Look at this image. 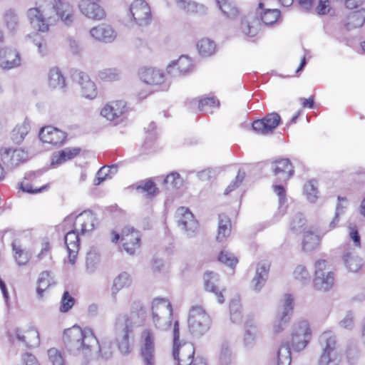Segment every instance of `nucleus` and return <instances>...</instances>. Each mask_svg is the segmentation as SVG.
<instances>
[{"instance_id": "51", "label": "nucleus", "mask_w": 365, "mask_h": 365, "mask_svg": "<svg viewBox=\"0 0 365 365\" xmlns=\"http://www.w3.org/2000/svg\"><path fill=\"white\" fill-rule=\"evenodd\" d=\"M163 183L166 186L167 189H177L182 185V179L179 173L173 172L166 176L164 179Z\"/></svg>"}, {"instance_id": "35", "label": "nucleus", "mask_w": 365, "mask_h": 365, "mask_svg": "<svg viewBox=\"0 0 365 365\" xmlns=\"http://www.w3.org/2000/svg\"><path fill=\"white\" fill-rule=\"evenodd\" d=\"M323 236L320 233V230L314 233L312 230L304 232L302 242V249L304 251H312L314 250L319 244L320 240Z\"/></svg>"}, {"instance_id": "18", "label": "nucleus", "mask_w": 365, "mask_h": 365, "mask_svg": "<svg viewBox=\"0 0 365 365\" xmlns=\"http://www.w3.org/2000/svg\"><path fill=\"white\" fill-rule=\"evenodd\" d=\"M126 103L123 101H112L107 103L101 111V115L110 121L118 123L122 120L126 112Z\"/></svg>"}, {"instance_id": "23", "label": "nucleus", "mask_w": 365, "mask_h": 365, "mask_svg": "<svg viewBox=\"0 0 365 365\" xmlns=\"http://www.w3.org/2000/svg\"><path fill=\"white\" fill-rule=\"evenodd\" d=\"M73 219L81 222V235L91 232L95 228L96 217L91 210H84L78 215L73 212L66 217V220Z\"/></svg>"}, {"instance_id": "56", "label": "nucleus", "mask_w": 365, "mask_h": 365, "mask_svg": "<svg viewBox=\"0 0 365 365\" xmlns=\"http://www.w3.org/2000/svg\"><path fill=\"white\" fill-rule=\"evenodd\" d=\"M115 172L117 170V167L115 165H112L109 168L102 167L96 173V177L94 180V185H98L102 182L106 180L108 178H110V173Z\"/></svg>"}, {"instance_id": "11", "label": "nucleus", "mask_w": 365, "mask_h": 365, "mask_svg": "<svg viewBox=\"0 0 365 365\" xmlns=\"http://www.w3.org/2000/svg\"><path fill=\"white\" fill-rule=\"evenodd\" d=\"M155 336L153 332L145 329L141 334V355L144 365H155Z\"/></svg>"}, {"instance_id": "64", "label": "nucleus", "mask_w": 365, "mask_h": 365, "mask_svg": "<svg viewBox=\"0 0 365 365\" xmlns=\"http://www.w3.org/2000/svg\"><path fill=\"white\" fill-rule=\"evenodd\" d=\"M245 177V171H242L239 170L238 173L235 178V180L230 182V184L227 187L225 190V194L227 195L231 192L232 190L238 187L240 184L242 182L244 178Z\"/></svg>"}, {"instance_id": "42", "label": "nucleus", "mask_w": 365, "mask_h": 365, "mask_svg": "<svg viewBox=\"0 0 365 365\" xmlns=\"http://www.w3.org/2000/svg\"><path fill=\"white\" fill-rule=\"evenodd\" d=\"M30 130L29 124L24 121L21 125H16L11 133V139L15 144H20L23 142L25 136Z\"/></svg>"}, {"instance_id": "25", "label": "nucleus", "mask_w": 365, "mask_h": 365, "mask_svg": "<svg viewBox=\"0 0 365 365\" xmlns=\"http://www.w3.org/2000/svg\"><path fill=\"white\" fill-rule=\"evenodd\" d=\"M91 36L99 41L111 43L116 38V32L108 24H102L90 30Z\"/></svg>"}, {"instance_id": "36", "label": "nucleus", "mask_w": 365, "mask_h": 365, "mask_svg": "<svg viewBox=\"0 0 365 365\" xmlns=\"http://www.w3.org/2000/svg\"><path fill=\"white\" fill-rule=\"evenodd\" d=\"M342 259L345 266L350 272H356L362 266L361 259L349 250L344 252L342 255Z\"/></svg>"}, {"instance_id": "26", "label": "nucleus", "mask_w": 365, "mask_h": 365, "mask_svg": "<svg viewBox=\"0 0 365 365\" xmlns=\"http://www.w3.org/2000/svg\"><path fill=\"white\" fill-rule=\"evenodd\" d=\"M20 54L15 50L4 48L0 50V66L3 69H11L20 65Z\"/></svg>"}, {"instance_id": "47", "label": "nucleus", "mask_w": 365, "mask_h": 365, "mask_svg": "<svg viewBox=\"0 0 365 365\" xmlns=\"http://www.w3.org/2000/svg\"><path fill=\"white\" fill-rule=\"evenodd\" d=\"M100 262V255L94 250H91L87 252L86 267V272L89 274L93 273Z\"/></svg>"}, {"instance_id": "19", "label": "nucleus", "mask_w": 365, "mask_h": 365, "mask_svg": "<svg viewBox=\"0 0 365 365\" xmlns=\"http://www.w3.org/2000/svg\"><path fill=\"white\" fill-rule=\"evenodd\" d=\"M11 337L13 339H16L20 344L28 348L36 347L40 344L39 334L37 330L33 329L26 331L19 328L15 329L11 334Z\"/></svg>"}, {"instance_id": "13", "label": "nucleus", "mask_w": 365, "mask_h": 365, "mask_svg": "<svg viewBox=\"0 0 365 365\" xmlns=\"http://www.w3.org/2000/svg\"><path fill=\"white\" fill-rule=\"evenodd\" d=\"M121 241L123 250L130 255H134L135 250L140 247L139 232L131 226H125L121 232Z\"/></svg>"}, {"instance_id": "58", "label": "nucleus", "mask_w": 365, "mask_h": 365, "mask_svg": "<svg viewBox=\"0 0 365 365\" xmlns=\"http://www.w3.org/2000/svg\"><path fill=\"white\" fill-rule=\"evenodd\" d=\"M294 278L299 281L302 284H307L309 283L311 280V277L306 269V267L303 265H298L294 271Z\"/></svg>"}, {"instance_id": "62", "label": "nucleus", "mask_w": 365, "mask_h": 365, "mask_svg": "<svg viewBox=\"0 0 365 365\" xmlns=\"http://www.w3.org/2000/svg\"><path fill=\"white\" fill-rule=\"evenodd\" d=\"M232 361V353L226 344H222L220 356H219V363L220 365H230Z\"/></svg>"}, {"instance_id": "52", "label": "nucleus", "mask_w": 365, "mask_h": 365, "mask_svg": "<svg viewBox=\"0 0 365 365\" xmlns=\"http://www.w3.org/2000/svg\"><path fill=\"white\" fill-rule=\"evenodd\" d=\"M48 356L49 361L53 365H66L63 354L56 348L49 349Z\"/></svg>"}, {"instance_id": "60", "label": "nucleus", "mask_w": 365, "mask_h": 365, "mask_svg": "<svg viewBox=\"0 0 365 365\" xmlns=\"http://www.w3.org/2000/svg\"><path fill=\"white\" fill-rule=\"evenodd\" d=\"M75 299L70 295L68 291H65L61 301L60 312H67L73 307Z\"/></svg>"}, {"instance_id": "6", "label": "nucleus", "mask_w": 365, "mask_h": 365, "mask_svg": "<svg viewBox=\"0 0 365 365\" xmlns=\"http://www.w3.org/2000/svg\"><path fill=\"white\" fill-rule=\"evenodd\" d=\"M312 339V331L307 320L297 322L292 327L290 344L296 351L305 349Z\"/></svg>"}, {"instance_id": "16", "label": "nucleus", "mask_w": 365, "mask_h": 365, "mask_svg": "<svg viewBox=\"0 0 365 365\" xmlns=\"http://www.w3.org/2000/svg\"><path fill=\"white\" fill-rule=\"evenodd\" d=\"M1 160L9 169H14L28 160V153L22 149H1Z\"/></svg>"}, {"instance_id": "39", "label": "nucleus", "mask_w": 365, "mask_h": 365, "mask_svg": "<svg viewBox=\"0 0 365 365\" xmlns=\"http://www.w3.org/2000/svg\"><path fill=\"white\" fill-rule=\"evenodd\" d=\"M49 86L55 89L65 91L66 82L61 72L58 68H53L49 71L48 75Z\"/></svg>"}, {"instance_id": "14", "label": "nucleus", "mask_w": 365, "mask_h": 365, "mask_svg": "<svg viewBox=\"0 0 365 365\" xmlns=\"http://www.w3.org/2000/svg\"><path fill=\"white\" fill-rule=\"evenodd\" d=\"M27 16L32 27L38 31L46 32L48 30V24L46 19L51 16L42 6L31 8L27 11Z\"/></svg>"}, {"instance_id": "15", "label": "nucleus", "mask_w": 365, "mask_h": 365, "mask_svg": "<svg viewBox=\"0 0 365 365\" xmlns=\"http://www.w3.org/2000/svg\"><path fill=\"white\" fill-rule=\"evenodd\" d=\"M195 348L191 343H185L182 345L173 346V356L178 365H193Z\"/></svg>"}, {"instance_id": "2", "label": "nucleus", "mask_w": 365, "mask_h": 365, "mask_svg": "<svg viewBox=\"0 0 365 365\" xmlns=\"http://www.w3.org/2000/svg\"><path fill=\"white\" fill-rule=\"evenodd\" d=\"M63 344L66 350L74 355H82L89 359L98 341L91 328L81 329L73 326L66 329L63 336Z\"/></svg>"}, {"instance_id": "59", "label": "nucleus", "mask_w": 365, "mask_h": 365, "mask_svg": "<svg viewBox=\"0 0 365 365\" xmlns=\"http://www.w3.org/2000/svg\"><path fill=\"white\" fill-rule=\"evenodd\" d=\"M98 346V353L100 356L105 360L110 359L113 356V345L109 341H103Z\"/></svg>"}, {"instance_id": "24", "label": "nucleus", "mask_w": 365, "mask_h": 365, "mask_svg": "<svg viewBox=\"0 0 365 365\" xmlns=\"http://www.w3.org/2000/svg\"><path fill=\"white\" fill-rule=\"evenodd\" d=\"M78 7L84 16L91 19L101 20L106 15L103 9L98 4L91 0H81Z\"/></svg>"}, {"instance_id": "57", "label": "nucleus", "mask_w": 365, "mask_h": 365, "mask_svg": "<svg viewBox=\"0 0 365 365\" xmlns=\"http://www.w3.org/2000/svg\"><path fill=\"white\" fill-rule=\"evenodd\" d=\"M220 102L213 97L205 98L199 101L198 108L200 111L204 113H212L210 108L213 107H218Z\"/></svg>"}, {"instance_id": "30", "label": "nucleus", "mask_w": 365, "mask_h": 365, "mask_svg": "<svg viewBox=\"0 0 365 365\" xmlns=\"http://www.w3.org/2000/svg\"><path fill=\"white\" fill-rule=\"evenodd\" d=\"M257 14L260 16L262 23L266 26H272L280 16V11L276 9H265L264 4L259 2L257 9Z\"/></svg>"}, {"instance_id": "45", "label": "nucleus", "mask_w": 365, "mask_h": 365, "mask_svg": "<svg viewBox=\"0 0 365 365\" xmlns=\"http://www.w3.org/2000/svg\"><path fill=\"white\" fill-rule=\"evenodd\" d=\"M197 49L201 56H210L215 52L216 45L213 41L203 38L198 41Z\"/></svg>"}, {"instance_id": "61", "label": "nucleus", "mask_w": 365, "mask_h": 365, "mask_svg": "<svg viewBox=\"0 0 365 365\" xmlns=\"http://www.w3.org/2000/svg\"><path fill=\"white\" fill-rule=\"evenodd\" d=\"M65 244L67 248H72L73 245L76 247L80 246L79 233L76 230L67 232L64 237Z\"/></svg>"}, {"instance_id": "1", "label": "nucleus", "mask_w": 365, "mask_h": 365, "mask_svg": "<svg viewBox=\"0 0 365 365\" xmlns=\"http://www.w3.org/2000/svg\"><path fill=\"white\" fill-rule=\"evenodd\" d=\"M146 312L140 302H133L129 314H120L115 320L113 334L118 349L123 354H128L132 350L130 339L135 328L141 326Z\"/></svg>"}, {"instance_id": "5", "label": "nucleus", "mask_w": 365, "mask_h": 365, "mask_svg": "<svg viewBox=\"0 0 365 365\" xmlns=\"http://www.w3.org/2000/svg\"><path fill=\"white\" fill-rule=\"evenodd\" d=\"M188 327L191 334L195 337H200L210 329L211 319L205 310L200 306H193L190 309Z\"/></svg>"}, {"instance_id": "63", "label": "nucleus", "mask_w": 365, "mask_h": 365, "mask_svg": "<svg viewBox=\"0 0 365 365\" xmlns=\"http://www.w3.org/2000/svg\"><path fill=\"white\" fill-rule=\"evenodd\" d=\"M29 38H32L33 43L38 47V51L41 56L46 54V44L40 34L34 33L33 36H29Z\"/></svg>"}, {"instance_id": "37", "label": "nucleus", "mask_w": 365, "mask_h": 365, "mask_svg": "<svg viewBox=\"0 0 365 365\" xmlns=\"http://www.w3.org/2000/svg\"><path fill=\"white\" fill-rule=\"evenodd\" d=\"M231 232V222L230 218L224 215H219L218 230L216 240L218 242L223 241Z\"/></svg>"}, {"instance_id": "17", "label": "nucleus", "mask_w": 365, "mask_h": 365, "mask_svg": "<svg viewBox=\"0 0 365 365\" xmlns=\"http://www.w3.org/2000/svg\"><path fill=\"white\" fill-rule=\"evenodd\" d=\"M272 170L277 177L276 180L281 183H286L294 173V167L288 158L274 161L272 163Z\"/></svg>"}, {"instance_id": "48", "label": "nucleus", "mask_w": 365, "mask_h": 365, "mask_svg": "<svg viewBox=\"0 0 365 365\" xmlns=\"http://www.w3.org/2000/svg\"><path fill=\"white\" fill-rule=\"evenodd\" d=\"M52 284V279L50 277V272L48 271L42 272L38 279V287L36 292L39 297H43V292Z\"/></svg>"}, {"instance_id": "28", "label": "nucleus", "mask_w": 365, "mask_h": 365, "mask_svg": "<svg viewBox=\"0 0 365 365\" xmlns=\"http://www.w3.org/2000/svg\"><path fill=\"white\" fill-rule=\"evenodd\" d=\"M140 78L149 85H158L164 82V73L154 68H143L139 72Z\"/></svg>"}, {"instance_id": "50", "label": "nucleus", "mask_w": 365, "mask_h": 365, "mask_svg": "<svg viewBox=\"0 0 365 365\" xmlns=\"http://www.w3.org/2000/svg\"><path fill=\"white\" fill-rule=\"evenodd\" d=\"M4 19L7 28L9 30H14L19 25V16L16 11L13 9H9L5 11Z\"/></svg>"}, {"instance_id": "34", "label": "nucleus", "mask_w": 365, "mask_h": 365, "mask_svg": "<svg viewBox=\"0 0 365 365\" xmlns=\"http://www.w3.org/2000/svg\"><path fill=\"white\" fill-rule=\"evenodd\" d=\"M245 336L244 343L247 347L253 346L257 334V324L254 319L248 316L245 322Z\"/></svg>"}, {"instance_id": "32", "label": "nucleus", "mask_w": 365, "mask_h": 365, "mask_svg": "<svg viewBox=\"0 0 365 365\" xmlns=\"http://www.w3.org/2000/svg\"><path fill=\"white\" fill-rule=\"evenodd\" d=\"M81 151L79 148H66L58 152L53 153L51 157V165H61L77 156Z\"/></svg>"}, {"instance_id": "31", "label": "nucleus", "mask_w": 365, "mask_h": 365, "mask_svg": "<svg viewBox=\"0 0 365 365\" xmlns=\"http://www.w3.org/2000/svg\"><path fill=\"white\" fill-rule=\"evenodd\" d=\"M334 276L331 272L321 273L320 271H315L314 286L315 289L322 291L329 290L334 284Z\"/></svg>"}, {"instance_id": "33", "label": "nucleus", "mask_w": 365, "mask_h": 365, "mask_svg": "<svg viewBox=\"0 0 365 365\" xmlns=\"http://www.w3.org/2000/svg\"><path fill=\"white\" fill-rule=\"evenodd\" d=\"M205 287L207 291L215 294L219 303L222 304L225 301L224 296L221 291H219L217 287V282L219 281V276L217 274L210 272H206L204 275Z\"/></svg>"}, {"instance_id": "10", "label": "nucleus", "mask_w": 365, "mask_h": 365, "mask_svg": "<svg viewBox=\"0 0 365 365\" xmlns=\"http://www.w3.org/2000/svg\"><path fill=\"white\" fill-rule=\"evenodd\" d=\"M130 13L140 26H148L151 21L150 9L144 0H135L130 5Z\"/></svg>"}, {"instance_id": "20", "label": "nucleus", "mask_w": 365, "mask_h": 365, "mask_svg": "<svg viewBox=\"0 0 365 365\" xmlns=\"http://www.w3.org/2000/svg\"><path fill=\"white\" fill-rule=\"evenodd\" d=\"M193 68L192 60L187 56H181L167 66V73L172 77H180L189 73Z\"/></svg>"}, {"instance_id": "44", "label": "nucleus", "mask_w": 365, "mask_h": 365, "mask_svg": "<svg viewBox=\"0 0 365 365\" xmlns=\"http://www.w3.org/2000/svg\"><path fill=\"white\" fill-rule=\"evenodd\" d=\"M292 361L291 349L288 343H282L277 354V365H290Z\"/></svg>"}, {"instance_id": "54", "label": "nucleus", "mask_w": 365, "mask_h": 365, "mask_svg": "<svg viewBox=\"0 0 365 365\" xmlns=\"http://www.w3.org/2000/svg\"><path fill=\"white\" fill-rule=\"evenodd\" d=\"M307 220L302 213H297L292 219L290 224V229L295 233H301L304 231Z\"/></svg>"}, {"instance_id": "3", "label": "nucleus", "mask_w": 365, "mask_h": 365, "mask_svg": "<svg viewBox=\"0 0 365 365\" xmlns=\"http://www.w3.org/2000/svg\"><path fill=\"white\" fill-rule=\"evenodd\" d=\"M322 353L318 365H339L340 353L336 346V336L329 331L322 333L319 336Z\"/></svg>"}, {"instance_id": "46", "label": "nucleus", "mask_w": 365, "mask_h": 365, "mask_svg": "<svg viewBox=\"0 0 365 365\" xmlns=\"http://www.w3.org/2000/svg\"><path fill=\"white\" fill-rule=\"evenodd\" d=\"M220 9L227 18L234 19L238 15V9L231 2L227 0H216Z\"/></svg>"}, {"instance_id": "53", "label": "nucleus", "mask_w": 365, "mask_h": 365, "mask_svg": "<svg viewBox=\"0 0 365 365\" xmlns=\"http://www.w3.org/2000/svg\"><path fill=\"white\" fill-rule=\"evenodd\" d=\"M120 76V72L117 68H105L98 73V77L106 81H117Z\"/></svg>"}, {"instance_id": "7", "label": "nucleus", "mask_w": 365, "mask_h": 365, "mask_svg": "<svg viewBox=\"0 0 365 365\" xmlns=\"http://www.w3.org/2000/svg\"><path fill=\"white\" fill-rule=\"evenodd\" d=\"M178 227L187 237L195 236L199 230V223L189 208L180 207L175 212Z\"/></svg>"}, {"instance_id": "21", "label": "nucleus", "mask_w": 365, "mask_h": 365, "mask_svg": "<svg viewBox=\"0 0 365 365\" xmlns=\"http://www.w3.org/2000/svg\"><path fill=\"white\" fill-rule=\"evenodd\" d=\"M51 4L52 9L63 24L71 26L74 20L72 6L64 0H53Z\"/></svg>"}, {"instance_id": "4", "label": "nucleus", "mask_w": 365, "mask_h": 365, "mask_svg": "<svg viewBox=\"0 0 365 365\" xmlns=\"http://www.w3.org/2000/svg\"><path fill=\"white\" fill-rule=\"evenodd\" d=\"M152 319L155 327L161 330L168 329L171 325L173 309L165 298H155L151 304Z\"/></svg>"}, {"instance_id": "43", "label": "nucleus", "mask_w": 365, "mask_h": 365, "mask_svg": "<svg viewBox=\"0 0 365 365\" xmlns=\"http://www.w3.org/2000/svg\"><path fill=\"white\" fill-rule=\"evenodd\" d=\"M11 246L17 264L20 266L26 264L31 257V254L29 251L22 249L21 246L17 245L16 241L12 242Z\"/></svg>"}, {"instance_id": "55", "label": "nucleus", "mask_w": 365, "mask_h": 365, "mask_svg": "<svg viewBox=\"0 0 365 365\" xmlns=\"http://www.w3.org/2000/svg\"><path fill=\"white\" fill-rule=\"evenodd\" d=\"M218 260L231 268H234L238 263L237 258L232 253L226 250L220 252Z\"/></svg>"}, {"instance_id": "27", "label": "nucleus", "mask_w": 365, "mask_h": 365, "mask_svg": "<svg viewBox=\"0 0 365 365\" xmlns=\"http://www.w3.org/2000/svg\"><path fill=\"white\" fill-rule=\"evenodd\" d=\"M269 269V265L267 263H258L255 275L251 281V286L254 291L259 292L265 284Z\"/></svg>"}, {"instance_id": "49", "label": "nucleus", "mask_w": 365, "mask_h": 365, "mask_svg": "<svg viewBox=\"0 0 365 365\" xmlns=\"http://www.w3.org/2000/svg\"><path fill=\"white\" fill-rule=\"evenodd\" d=\"M304 192L309 202H316L318 199L317 182L315 180L308 181L304 186Z\"/></svg>"}, {"instance_id": "22", "label": "nucleus", "mask_w": 365, "mask_h": 365, "mask_svg": "<svg viewBox=\"0 0 365 365\" xmlns=\"http://www.w3.org/2000/svg\"><path fill=\"white\" fill-rule=\"evenodd\" d=\"M39 138L43 143L57 145L64 143L66 133L53 126H46L40 130Z\"/></svg>"}, {"instance_id": "12", "label": "nucleus", "mask_w": 365, "mask_h": 365, "mask_svg": "<svg viewBox=\"0 0 365 365\" xmlns=\"http://www.w3.org/2000/svg\"><path fill=\"white\" fill-rule=\"evenodd\" d=\"M71 76L73 80L80 86L83 97L88 99H93L96 97V85L86 73L76 70L73 72Z\"/></svg>"}, {"instance_id": "40", "label": "nucleus", "mask_w": 365, "mask_h": 365, "mask_svg": "<svg viewBox=\"0 0 365 365\" xmlns=\"http://www.w3.org/2000/svg\"><path fill=\"white\" fill-rule=\"evenodd\" d=\"M365 22V9H361L351 12L348 16L346 28L348 30L359 28Z\"/></svg>"}, {"instance_id": "38", "label": "nucleus", "mask_w": 365, "mask_h": 365, "mask_svg": "<svg viewBox=\"0 0 365 365\" xmlns=\"http://www.w3.org/2000/svg\"><path fill=\"white\" fill-rule=\"evenodd\" d=\"M131 284V279L128 273L123 272L119 274L113 279V284L111 287V294L113 298H115L118 292L123 289L130 286Z\"/></svg>"}, {"instance_id": "29", "label": "nucleus", "mask_w": 365, "mask_h": 365, "mask_svg": "<svg viewBox=\"0 0 365 365\" xmlns=\"http://www.w3.org/2000/svg\"><path fill=\"white\" fill-rule=\"evenodd\" d=\"M261 24L257 18L247 16L241 20L240 31L248 37L257 36L260 30Z\"/></svg>"}, {"instance_id": "8", "label": "nucleus", "mask_w": 365, "mask_h": 365, "mask_svg": "<svg viewBox=\"0 0 365 365\" xmlns=\"http://www.w3.org/2000/svg\"><path fill=\"white\" fill-rule=\"evenodd\" d=\"M293 309L294 298L290 294H286L273 322L272 330L274 334H279L284 329L287 324L290 320Z\"/></svg>"}, {"instance_id": "41", "label": "nucleus", "mask_w": 365, "mask_h": 365, "mask_svg": "<svg viewBox=\"0 0 365 365\" xmlns=\"http://www.w3.org/2000/svg\"><path fill=\"white\" fill-rule=\"evenodd\" d=\"M136 190L140 193L145 194L146 198H152L158 192V188L151 179L141 181L136 186Z\"/></svg>"}, {"instance_id": "9", "label": "nucleus", "mask_w": 365, "mask_h": 365, "mask_svg": "<svg viewBox=\"0 0 365 365\" xmlns=\"http://www.w3.org/2000/svg\"><path fill=\"white\" fill-rule=\"evenodd\" d=\"M280 123V115L277 113L273 112L267 114L262 119L254 120L252 128L257 134L267 135L272 134Z\"/></svg>"}]
</instances>
